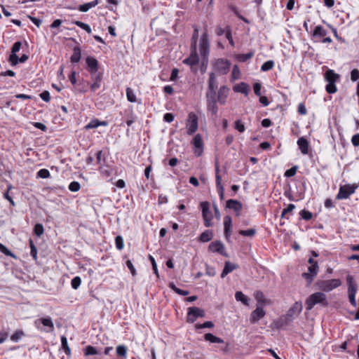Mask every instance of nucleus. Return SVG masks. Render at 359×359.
<instances>
[{"label": "nucleus", "mask_w": 359, "mask_h": 359, "mask_svg": "<svg viewBox=\"0 0 359 359\" xmlns=\"http://www.w3.org/2000/svg\"><path fill=\"white\" fill-rule=\"evenodd\" d=\"M91 77L93 80V83L90 86V89L92 91L95 92L100 88L102 75L101 73H97L95 74L94 76Z\"/></svg>", "instance_id": "4be33fe9"}, {"label": "nucleus", "mask_w": 359, "mask_h": 359, "mask_svg": "<svg viewBox=\"0 0 359 359\" xmlns=\"http://www.w3.org/2000/svg\"><path fill=\"white\" fill-rule=\"evenodd\" d=\"M238 268V265L233 264L229 261L225 262L224 267L221 273V278H224L227 274L232 272L233 270Z\"/></svg>", "instance_id": "aec40b11"}, {"label": "nucleus", "mask_w": 359, "mask_h": 359, "mask_svg": "<svg viewBox=\"0 0 359 359\" xmlns=\"http://www.w3.org/2000/svg\"><path fill=\"white\" fill-rule=\"evenodd\" d=\"M257 233L256 229L252 228L247 230H240L238 233L243 236L253 237Z\"/></svg>", "instance_id": "a19ab883"}, {"label": "nucleus", "mask_w": 359, "mask_h": 359, "mask_svg": "<svg viewBox=\"0 0 359 359\" xmlns=\"http://www.w3.org/2000/svg\"><path fill=\"white\" fill-rule=\"evenodd\" d=\"M0 251L7 256L13 257V253L3 244L0 243Z\"/></svg>", "instance_id": "0e129e2a"}, {"label": "nucleus", "mask_w": 359, "mask_h": 359, "mask_svg": "<svg viewBox=\"0 0 359 359\" xmlns=\"http://www.w3.org/2000/svg\"><path fill=\"white\" fill-rule=\"evenodd\" d=\"M9 62L12 65H16L20 61L18 55L15 53H11L9 56Z\"/></svg>", "instance_id": "052dcab7"}, {"label": "nucleus", "mask_w": 359, "mask_h": 359, "mask_svg": "<svg viewBox=\"0 0 359 359\" xmlns=\"http://www.w3.org/2000/svg\"><path fill=\"white\" fill-rule=\"evenodd\" d=\"M194 144L195 147V153L200 156L202 153L203 142L200 135H196L194 138Z\"/></svg>", "instance_id": "b1692460"}, {"label": "nucleus", "mask_w": 359, "mask_h": 359, "mask_svg": "<svg viewBox=\"0 0 359 359\" xmlns=\"http://www.w3.org/2000/svg\"><path fill=\"white\" fill-rule=\"evenodd\" d=\"M115 244L116 248L118 250H121L123 248L124 244H123V239L121 236H117L115 238Z\"/></svg>", "instance_id": "09e8293b"}, {"label": "nucleus", "mask_w": 359, "mask_h": 359, "mask_svg": "<svg viewBox=\"0 0 359 359\" xmlns=\"http://www.w3.org/2000/svg\"><path fill=\"white\" fill-rule=\"evenodd\" d=\"M229 93V88L226 86H222L219 88L217 92V101L221 104L226 103L227 97Z\"/></svg>", "instance_id": "dca6fc26"}, {"label": "nucleus", "mask_w": 359, "mask_h": 359, "mask_svg": "<svg viewBox=\"0 0 359 359\" xmlns=\"http://www.w3.org/2000/svg\"><path fill=\"white\" fill-rule=\"evenodd\" d=\"M302 311V304L299 302H296L288 310L286 316L287 318H292L294 316H298Z\"/></svg>", "instance_id": "a211bd4d"}, {"label": "nucleus", "mask_w": 359, "mask_h": 359, "mask_svg": "<svg viewBox=\"0 0 359 359\" xmlns=\"http://www.w3.org/2000/svg\"><path fill=\"white\" fill-rule=\"evenodd\" d=\"M40 97L45 102H49L50 100V93L47 90H44L43 91L41 94H40Z\"/></svg>", "instance_id": "338daca9"}, {"label": "nucleus", "mask_w": 359, "mask_h": 359, "mask_svg": "<svg viewBox=\"0 0 359 359\" xmlns=\"http://www.w3.org/2000/svg\"><path fill=\"white\" fill-rule=\"evenodd\" d=\"M81 188L80 184L78 182L74 181L72 182L69 185V189L71 191H78Z\"/></svg>", "instance_id": "5fc2aeb1"}, {"label": "nucleus", "mask_w": 359, "mask_h": 359, "mask_svg": "<svg viewBox=\"0 0 359 359\" xmlns=\"http://www.w3.org/2000/svg\"><path fill=\"white\" fill-rule=\"evenodd\" d=\"M299 215L302 219H304V220H306V221L310 220L313 217V214L306 210H302L299 212Z\"/></svg>", "instance_id": "8fccbe9b"}, {"label": "nucleus", "mask_w": 359, "mask_h": 359, "mask_svg": "<svg viewBox=\"0 0 359 359\" xmlns=\"http://www.w3.org/2000/svg\"><path fill=\"white\" fill-rule=\"evenodd\" d=\"M149 259H150L151 264L152 265V269L154 271V273L156 274V276L157 277H159L157 265H156L154 258L152 256L149 255Z\"/></svg>", "instance_id": "bf43d9fd"}, {"label": "nucleus", "mask_w": 359, "mask_h": 359, "mask_svg": "<svg viewBox=\"0 0 359 359\" xmlns=\"http://www.w3.org/2000/svg\"><path fill=\"white\" fill-rule=\"evenodd\" d=\"M126 97L128 100L130 102H136V95L133 89L130 88H126Z\"/></svg>", "instance_id": "37998d69"}, {"label": "nucleus", "mask_w": 359, "mask_h": 359, "mask_svg": "<svg viewBox=\"0 0 359 359\" xmlns=\"http://www.w3.org/2000/svg\"><path fill=\"white\" fill-rule=\"evenodd\" d=\"M214 327V324L212 321H205L203 324H196V329H203V328H212Z\"/></svg>", "instance_id": "864d4df0"}, {"label": "nucleus", "mask_w": 359, "mask_h": 359, "mask_svg": "<svg viewBox=\"0 0 359 359\" xmlns=\"http://www.w3.org/2000/svg\"><path fill=\"white\" fill-rule=\"evenodd\" d=\"M205 316V311L201 308L192 306L188 309L187 322L193 323L198 317Z\"/></svg>", "instance_id": "39448f33"}, {"label": "nucleus", "mask_w": 359, "mask_h": 359, "mask_svg": "<svg viewBox=\"0 0 359 359\" xmlns=\"http://www.w3.org/2000/svg\"><path fill=\"white\" fill-rule=\"evenodd\" d=\"M226 208L231 209L236 212V215L238 216L243 208L242 203L235 199H229L226 202Z\"/></svg>", "instance_id": "2eb2a0df"}, {"label": "nucleus", "mask_w": 359, "mask_h": 359, "mask_svg": "<svg viewBox=\"0 0 359 359\" xmlns=\"http://www.w3.org/2000/svg\"><path fill=\"white\" fill-rule=\"evenodd\" d=\"M215 180H216V188L217 191L218 192L219 199L221 201L224 200V189L222 184V177L219 174V162L217 159H216L215 162Z\"/></svg>", "instance_id": "423d86ee"}, {"label": "nucleus", "mask_w": 359, "mask_h": 359, "mask_svg": "<svg viewBox=\"0 0 359 359\" xmlns=\"http://www.w3.org/2000/svg\"><path fill=\"white\" fill-rule=\"evenodd\" d=\"M43 326L49 328L48 331H53L54 330V325L50 317L41 318L38 320ZM37 323V320L35 321Z\"/></svg>", "instance_id": "c85d7f7f"}, {"label": "nucleus", "mask_w": 359, "mask_h": 359, "mask_svg": "<svg viewBox=\"0 0 359 359\" xmlns=\"http://www.w3.org/2000/svg\"><path fill=\"white\" fill-rule=\"evenodd\" d=\"M231 62L226 59L219 58L213 62V69L215 72L219 74H226L229 72Z\"/></svg>", "instance_id": "7ed1b4c3"}, {"label": "nucleus", "mask_w": 359, "mask_h": 359, "mask_svg": "<svg viewBox=\"0 0 359 359\" xmlns=\"http://www.w3.org/2000/svg\"><path fill=\"white\" fill-rule=\"evenodd\" d=\"M235 298L236 301L241 302L245 305L249 304V299L241 291H237L235 294Z\"/></svg>", "instance_id": "c9c22d12"}, {"label": "nucleus", "mask_w": 359, "mask_h": 359, "mask_svg": "<svg viewBox=\"0 0 359 359\" xmlns=\"http://www.w3.org/2000/svg\"><path fill=\"white\" fill-rule=\"evenodd\" d=\"M107 123L106 121H100L97 119L92 120L90 123H88L86 126V129H93L96 128L100 126H107Z\"/></svg>", "instance_id": "72a5a7b5"}, {"label": "nucleus", "mask_w": 359, "mask_h": 359, "mask_svg": "<svg viewBox=\"0 0 359 359\" xmlns=\"http://www.w3.org/2000/svg\"><path fill=\"white\" fill-rule=\"evenodd\" d=\"M326 90L328 93H334L337 91L334 83H328L326 86Z\"/></svg>", "instance_id": "13d9d810"}, {"label": "nucleus", "mask_w": 359, "mask_h": 359, "mask_svg": "<svg viewBox=\"0 0 359 359\" xmlns=\"http://www.w3.org/2000/svg\"><path fill=\"white\" fill-rule=\"evenodd\" d=\"M208 251L212 252H217L224 257H228L229 255L225 250L224 245L220 241H215L210 243L208 245Z\"/></svg>", "instance_id": "1a4fd4ad"}, {"label": "nucleus", "mask_w": 359, "mask_h": 359, "mask_svg": "<svg viewBox=\"0 0 359 359\" xmlns=\"http://www.w3.org/2000/svg\"><path fill=\"white\" fill-rule=\"evenodd\" d=\"M320 304L321 306L326 307L329 303L326 294L321 292H317L311 294L305 302L307 311L311 310L315 305Z\"/></svg>", "instance_id": "f257e3e1"}, {"label": "nucleus", "mask_w": 359, "mask_h": 359, "mask_svg": "<svg viewBox=\"0 0 359 359\" xmlns=\"http://www.w3.org/2000/svg\"><path fill=\"white\" fill-rule=\"evenodd\" d=\"M49 176H50V172L47 169H41L37 172V177L42 178V179L48 178V177H49Z\"/></svg>", "instance_id": "6e6d98bb"}, {"label": "nucleus", "mask_w": 359, "mask_h": 359, "mask_svg": "<svg viewBox=\"0 0 359 359\" xmlns=\"http://www.w3.org/2000/svg\"><path fill=\"white\" fill-rule=\"evenodd\" d=\"M202 207V215L204 219V225L206 227H210L212 226L211 220L212 219V215L211 211L209 209L210 204L208 202H202L201 203Z\"/></svg>", "instance_id": "6e6552de"}, {"label": "nucleus", "mask_w": 359, "mask_h": 359, "mask_svg": "<svg viewBox=\"0 0 359 359\" xmlns=\"http://www.w3.org/2000/svg\"><path fill=\"white\" fill-rule=\"evenodd\" d=\"M232 220L231 217L226 215L224 217V234L226 240L229 242L231 236Z\"/></svg>", "instance_id": "ddd939ff"}, {"label": "nucleus", "mask_w": 359, "mask_h": 359, "mask_svg": "<svg viewBox=\"0 0 359 359\" xmlns=\"http://www.w3.org/2000/svg\"><path fill=\"white\" fill-rule=\"evenodd\" d=\"M186 127L189 135L194 134L198 129V116L194 112H190L188 115Z\"/></svg>", "instance_id": "0eeeda50"}, {"label": "nucleus", "mask_w": 359, "mask_h": 359, "mask_svg": "<svg viewBox=\"0 0 359 359\" xmlns=\"http://www.w3.org/2000/svg\"><path fill=\"white\" fill-rule=\"evenodd\" d=\"M213 238V232L212 230H205L198 237V241L201 243H207Z\"/></svg>", "instance_id": "393cba45"}, {"label": "nucleus", "mask_w": 359, "mask_h": 359, "mask_svg": "<svg viewBox=\"0 0 359 359\" xmlns=\"http://www.w3.org/2000/svg\"><path fill=\"white\" fill-rule=\"evenodd\" d=\"M233 90L237 93H241L247 95L249 92V86L247 83L242 82L233 87Z\"/></svg>", "instance_id": "cd10ccee"}, {"label": "nucleus", "mask_w": 359, "mask_h": 359, "mask_svg": "<svg viewBox=\"0 0 359 359\" xmlns=\"http://www.w3.org/2000/svg\"><path fill=\"white\" fill-rule=\"evenodd\" d=\"M253 56L252 53H248L246 54H241L238 56V59L241 62H245L248 60L250 59Z\"/></svg>", "instance_id": "4d7b16f0"}, {"label": "nucleus", "mask_w": 359, "mask_h": 359, "mask_svg": "<svg viewBox=\"0 0 359 359\" xmlns=\"http://www.w3.org/2000/svg\"><path fill=\"white\" fill-rule=\"evenodd\" d=\"M358 187V185L353 184H346L340 186L338 194L336 196V199L342 200L349 198V196L355 193V189Z\"/></svg>", "instance_id": "20e7f679"}, {"label": "nucleus", "mask_w": 359, "mask_h": 359, "mask_svg": "<svg viewBox=\"0 0 359 359\" xmlns=\"http://www.w3.org/2000/svg\"><path fill=\"white\" fill-rule=\"evenodd\" d=\"M61 346L62 348L64 350V352L67 355H71V350L68 346L67 339L65 336L61 337Z\"/></svg>", "instance_id": "ea45409f"}, {"label": "nucleus", "mask_w": 359, "mask_h": 359, "mask_svg": "<svg viewBox=\"0 0 359 359\" xmlns=\"http://www.w3.org/2000/svg\"><path fill=\"white\" fill-rule=\"evenodd\" d=\"M217 90H207L205 97L206 100H217Z\"/></svg>", "instance_id": "49530a36"}, {"label": "nucleus", "mask_w": 359, "mask_h": 359, "mask_svg": "<svg viewBox=\"0 0 359 359\" xmlns=\"http://www.w3.org/2000/svg\"><path fill=\"white\" fill-rule=\"evenodd\" d=\"M235 128L240 133H243L245 129V126L242 123V122L240 120H237L235 122Z\"/></svg>", "instance_id": "680f3d73"}, {"label": "nucleus", "mask_w": 359, "mask_h": 359, "mask_svg": "<svg viewBox=\"0 0 359 359\" xmlns=\"http://www.w3.org/2000/svg\"><path fill=\"white\" fill-rule=\"evenodd\" d=\"M168 287L173 290L175 292H176L177 294L182 295V296H187L189 294V292L188 290H183L180 288H178L174 283H170L168 285Z\"/></svg>", "instance_id": "e433bc0d"}, {"label": "nucleus", "mask_w": 359, "mask_h": 359, "mask_svg": "<svg viewBox=\"0 0 359 359\" xmlns=\"http://www.w3.org/2000/svg\"><path fill=\"white\" fill-rule=\"evenodd\" d=\"M297 144L299 149L301 150L302 154L304 155L307 154L309 150L308 141L305 138L301 137L298 140Z\"/></svg>", "instance_id": "a878e982"}, {"label": "nucleus", "mask_w": 359, "mask_h": 359, "mask_svg": "<svg viewBox=\"0 0 359 359\" xmlns=\"http://www.w3.org/2000/svg\"><path fill=\"white\" fill-rule=\"evenodd\" d=\"M318 264H315L313 265H311L308 268V273H303L302 277L306 280L308 284H311L313 280V278L316 276L318 271Z\"/></svg>", "instance_id": "9b49d317"}, {"label": "nucleus", "mask_w": 359, "mask_h": 359, "mask_svg": "<svg viewBox=\"0 0 359 359\" xmlns=\"http://www.w3.org/2000/svg\"><path fill=\"white\" fill-rule=\"evenodd\" d=\"M265 316V311L262 307L257 306L255 310H254L251 314L250 320V323L254 324L259 321L261 318H262Z\"/></svg>", "instance_id": "f3484780"}, {"label": "nucleus", "mask_w": 359, "mask_h": 359, "mask_svg": "<svg viewBox=\"0 0 359 359\" xmlns=\"http://www.w3.org/2000/svg\"><path fill=\"white\" fill-rule=\"evenodd\" d=\"M116 351L118 356L126 358L128 348L125 345H118Z\"/></svg>", "instance_id": "4c0bfd02"}, {"label": "nucleus", "mask_w": 359, "mask_h": 359, "mask_svg": "<svg viewBox=\"0 0 359 359\" xmlns=\"http://www.w3.org/2000/svg\"><path fill=\"white\" fill-rule=\"evenodd\" d=\"M97 4V0H95L91 2L80 5L79 7V10L81 12H87L90 8L95 7Z\"/></svg>", "instance_id": "f704fd0d"}, {"label": "nucleus", "mask_w": 359, "mask_h": 359, "mask_svg": "<svg viewBox=\"0 0 359 359\" xmlns=\"http://www.w3.org/2000/svg\"><path fill=\"white\" fill-rule=\"evenodd\" d=\"M204 339L205 341H210L211 343H224V340L222 339L217 337L211 333L205 334L204 335Z\"/></svg>", "instance_id": "473e14b6"}, {"label": "nucleus", "mask_w": 359, "mask_h": 359, "mask_svg": "<svg viewBox=\"0 0 359 359\" xmlns=\"http://www.w3.org/2000/svg\"><path fill=\"white\" fill-rule=\"evenodd\" d=\"M126 266L128 268V269L130 270L131 274L133 276H135L137 273H136V270L132 263V262L130 260H127L126 261Z\"/></svg>", "instance_id": "e2e57ef3"}, {"label": "nucleus", "mask_w": 359, "mask_h": 359, "mask_svg": "<svg viewBox=\"0 0 359 359\" xmlns=\"http://www.w3.org/2000/svg\"><path fill=\"white\" fill-rule=\"evenodd\" d=\"M198 60L199 58L196 52V48L191 49V53L190 56L184 60V63L190 66H194L198 64Z\"/></svg>", "instance_id": "412c9836"}, {"label": "nucleus", "mask_w": 359, "mask_h": 359, "mask_svg": "<svg viewBox=\"0 0 359 359\" xmlns=\"http://www.w3.org/2000/svg\"><path fill=\"white\" fill-rule=\"evenodd\" d=\"M97 163L100 165V172L105 177H110L114 169L111 165H106V158H97Z\"/></svg>", "instance_id": "9d476101"}, {"label": "nucleus", "mask_w": 359, "mask_h": 359, "mask_svg": "<svg viewBox=\"0 0 359 359\" xmlns=\"http://www.w3.org/2000/svg\"><path fill=\"white\" fill-rule=\"evenodd\" d=\"M217 88L218 85L216 79V74L215 72H210L209 74L208 90H217Z\"/></svg>", "instance_id": "5701e85b"}, {"label": "nucleus", "mask_w": 359, "mask_h": 359, "mask_svg": "<svg viewBox=\"0 0 359 359\" xmlns=\"http://www.w3.org/2000/svg\"><path fill=\"white\" fill-rule=\"evenodd\" d=\"M83 353L85 355H93L100 354V352L97 351V349L92 346H87L83 349Z\"/></svg>", "instance_id": "58836bf2"}, {"label": "nucleus", "mask_w": 359, "mask_h": 359, "mask_svg": "<svg viewBox=\"0 0 359 359\" xmlns=\"http://www.w3.org/2000/svg\"><path fill=\"white\" fill-rule=\"evenodd\" d=\"M346 281L348 284V295L354 294L355 295L357 292L358 286L355 282L354 281V278L352 276L348 275L346 277Z\"/></svg>", "instance_id": "6ab92c4d"}, {"label": "nucleus", "mask_w": 359, "mask_h": 359, "mask_svg": "<svg viewBox=\"0 0 359 359\" xmlns=\"http://www.w3.org/2000/svg\"><path fill=\"white\" fill-rule=\"evenodd\" d=\"M81 283V279L79 276H75L71 281L72 287L74 290H77Z\"/></svg>", "instance_id": "a18cd8bd"}, {"label": "nucleus", "mask_w": 359, "mask_h": 359, "mask_svg": "<svg viewBox=\"0 0 359 359\" xmlns=\"http://www.w3.org/2000/svg\"><path fill=\"white\" fill-rule=\"evenodd\" d=\"M81 56V48L79 46H75L73 49V54L71 56V62L73 63L79 62Z\"/></svg>", "instance_id": "7c9ffc66"}, {"label": "nucleus", "mask_w": 359, "mask_h": 359, "mask_svg": "<svg viewBox=\"0 0 359 359\" xmlns=\"http://www.w3.org/2000/svg\"><path fill=\"white\" fill-rule=\"evenodd\" d=\"M341 284V281L340 279L318 280L316 282L318 288L324 292H330L340 286Z\"/></svg>", "instance_id": "f03ea898"}, {"label": "nucleus", "mask_w": 359, "mask_h": 359, "mask_svg": "<svg viewBox=\"0 0 359 359\" xmlns=\"http://www.w3.org/2000/svg\"><path fill=\"white\" fill-rule=\"evenodd\" d=\"M274 66V62L272 60L265 62L261 67V70L266 72L271 69Z\"/></svg>", "instance_id": "de8ad7c7"}, {"label": "nucleus", "mask_w": 359, "mask_h": 359, "mask_svg": "<svg viewBox=\"0 0 359 359\" xmlns=\"http://www.w3.org/2000/svg\"><path fill=\"white\" fill-rule=\"evenodd\" d=\"M351 142L355 147L359 146V133L355 134L352 137Z\"/></svg>", "instance_id": "774afa93"}, {"label": "nucleus", "mask_w": 359, "mask_h": 359, "mask_svg": "<svg viewBox=\"0 0 359 359\" xmlns=\"http://www.w3.org/2000/svg\"><path fill=\"white\" fill-rule=\"evenodd\" d=\"M86 64L88 67L89 72L91 76H94L95 74H97L98 70V62L93 57L88 56L86 59Z\"/></svg>", "instance_id": "4468645a"}, {"label": "nucleus", "mask_w": 359, "mask_h": 359, "mask_svg": "<svg viewBox=\"0 0 359 359\" xmlns=\"http://www.w3.org/2000/svg\"><path fill=\"white\" fill-rule=\"evenodd\" d=\"M359 79V71L357 69H354L351 72V79L353 81H356Z\"/></svg>", "instance_id": "69168bd1"}, {"label": "nucleus", "mask_w": 359, "mask_h": 359, "mask_svg": "<svg viewBox=\"0 0 359 359\" xmlns=\"http://www.w3.org/2000/svg\"><path fill=\"white\" fill-rule=\"evenodd\" d=\"M200 53L203 57H206L209 53L208 34L206 32H205L201 37Z\"/></svg>", "instance_id": "f8f14e48"}, {"label": "nucleus", "mask_w": 359, "mask_h": 359, "mask_svg": "<svg viewBox=\"0 0 359 359\" xmlns=\"http://www.w3.org/2000/svg\"><path fill=\"white\" fill-rule=\"evenodd\" d=\"M297 168H298V167L297 165H294L291 168L287 170L284 174L285 177H293L296 174Z\"/></svg>", "instance_id": "603ef678"}, {"label": "nucleus", "mask_w": 359, "mask_h": 359, "mask_svg": "<svg viewBox=\"0 0 359 359\" xmlns=\"http://www.w3.org/2000/svg\"><path fill=\"white\" fill-rule=\"evenodd\" d=\"M217 100H207V109L212 115H217L218 112Z\"/></svg>", "instance_id": "bb28decb"}, {"label": "nucleus", "mask_w": 359, "mask_h": 359, "mask_svg": "<svg viewBox=\"0 0 359 359\" xmlns=\"http://www.w3.org/2000/svg\"><path fill=\"white\" fill-rule=\"evenodd\" d=\"M327 34V32L326 29H325L321 25H318L315 27L312 35L313 37H323L326 36Z\"/></svg>", "instance_id": "2f4dec72"}, {"label": "nucleus", "mask_w": 359, "mask_h": 359, "mask_svg": "<svg viewBox=\"0 0 359 359\" xmlns=\"http://www.w3.org/2000/svg\"><path fill=\"white\" fill-rule=\"evenodd\" d=\"M198 37V29L197 27L194 28V32L192 35L191 38V49H196V44Z\"/></svg>", "instance_id": "79ce46f5"}, {"label": "nucleus", "mask_w": 359, "mask_h": 359, "mask_svg": "<svg viewBox=\"0 0 359 359\" xmlns=\"http://www.w3.org/2000/svg\"><path fill=\"white\" fill-rule=\"evenodd\" d=\"M44 231L43 226L41 224H36L34 227V233L37 236H41Z\"/></svg>", "instance_id": "3c124183"}, {"label": "nucleus", "mask_w": 359, "mask_h": 359, "mask_svg": "<svg viewBox=\"0 0 359 359\" xmlns=\"http://www.w3.org/2000/svg\"><path fill=\"white\" fill-rule=\"evenodd\" d=\"M339 78V76L333 70L329 69L325 73V79L328 83H335Z\"/></svg>", "instance_id": "c756f323"}, {"label": "nucleus", "mask_w": 359, "mask_h": 359, "mask_svg": "<svg viewBox=\"0 0 359 359\" xmlns=\"http://www.w3.org/2000/svg\"><path fill=\"white\" fill-rule=\"evenodd\" d=\"M25 336V333L22 330H16L11 336V339L13 341H15V342H17L20 339H21V338Z\"/></svg>", "instance_id": "c03bdc74"}]
</instances>
